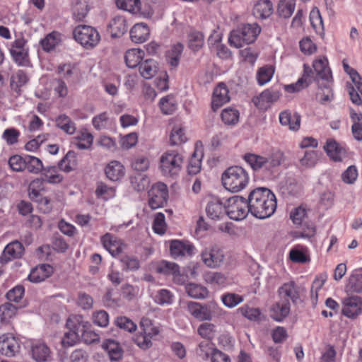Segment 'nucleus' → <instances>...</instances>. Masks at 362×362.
<instances>
[{"label":"nucleus","instance_id":"c85d7f7f","mask_svg":"<svg viewBox=\"0 0 362 362\" xmlns=\"http://www.w3.org/2000/svg\"><path fill=\"white\" fill-rule=\"evenodd\" d=\"M53 268L49 264H43L33 269L28 276V280L33 283H40L51 276Z\"/></svg>","mask_w":362,"mask_h":362},{"label":"nucleus","instance_id":"37998d69","mask_svg":"<svg viewBox=\"0 0 362 362\" xmlns=\"http://www.w3.org/2000/svg\"><path fill=\"white\" fill-rule=\"evenodd\" d=\"M187 293L193 298L203 299L207 297V289L197 284L190 283L185 286Z\"/></svg>","mask_w":362,"mask_h":362},{"label":"nucleus","instance_id":"7ed1b4c3","mask_svg":"<svg viewBox=\"0 0 362 362\" xmlns=\"http://www.w3.org/2000/svg\"><path fill=\"white\" fill-rule=\"evenodd\" d=\"M260 33L261 28L256 23L243 24L230 32L228 42L231 46L239 48L243 44L253 43Z\"/></svg>","mask_w":362,"mask_h":362},{"label":"nucleus","instance_id":"79ce46f5","mask_svg":"<svg viewBox=\"0 0 362 362\" xmlns=\"http://www.w3.org/2000/svg\"><path fill=\"white\" fill-rule=\"evenodd\" d=\"M350 117L354 122L351 127L352 134L355 139L362 140V114H357L351 109Z\"/></svg>","mask_w":362,"mask_h":362},{"label":"nucleus","instance_id":"e2e57ef3","mask_svg":"<svg viewBox=\"0 0 362 362\" xmlns=\"http://www.w3.org/2000/svg\"><path fill=\"white\" fill-rule=\"evenodd\" d=\"M347 288L354 293H362V274H352L349 279Z\"/></svg>","mask_w":362,"mask_h":362},{"label":"nucleus","instance_id":"5fc2aeb1","mask_svg":"<svg viewBox=\"0 0 362 362\" xmlns=\"http://www.w3.org/2000/svg\"><path fill=\"white\" fill-rule=\"evenodd\" d=\"M88 12V7L86 2L77 1L73 8V17L76 21H82Z\"/></svg>","mask_w":362,"mask_h":362},{"label":"nucleus","instance_id":"680f3d73","mask_svg":"<svg viewBox=\"0 0 362 362\" xmlns=\"http://www.w3.org/2000/svg\"><path fill=\"white\" fill-rule=\"evenodd\" d=\"M318 160V153L315 151H306L304 156L300 158L301 165L306 168H312L315 165Z\"/></svg>","mask_w":362,"mask_h":362},{"label":"nucleus","instance_id":"a878e982","mask_svg":"<svg viewBox=\"0 0 362 362\" xmlns=\"http://www.w3.org/2000/svg\"><path fill=\"white\" fill-rule=\"evenodd\" d=\"M290 313V302L288 299H281L272 305L271 317L276 321H282Z\"/></svg>","mask_w":362,"mask_h":362},{"label":"nucleus","instance_id":"6e6d98bb","mask_svg":"<svg viewBox=\"0 0 362 362\" xmlns=\"http://www.w3.org/2000/svg\"><path fill=\"white\" fill-rule=\"evenodd\" d=\"M274 74V70L272 66H263L260 68L257 74V80L259 86H263L268 83Z\"/></svg>","mask_w":362,"mask_h":362},{"label":"nucleus","instance_id":"f8f14e48","mask_svg":"<svg viewBox=\"0 0 362 362\" xmlns=\"http://www.w3.org/2000/svg\"><path fill=\"white\" fill-rule=\"evenodd\" d=\"M59 165H48L44 167L42 171V178H37L31 182V187H41L43 182L49 184H59L64 180V177L59 173Z\"/></svg>","mask_w":362,"mask_h":362},{"label":"nucleus","instance_id":"603ef678","mask_svg":"<svg viewBox=\"0 0 362 362\" xmlns=\"http://www.w3.org/2000/svg\"><path fill=\"white\" fill-rule=\"evenodd\" d=\"M131 183L138 192H142L148 189L150 185V180L148 176L139 174L131 177Z\"/></svg>","mask_w":362,"mask_h":362},{"label":"nucleus","instance_id":"a19ab883","mask_svg":"<svg viewBox=\"0 0 362 362\" xmlns=\"http://www.w3.org/2000/svg\"><path fill=\"white\" fill-rule=\"evenodd\" d=\"M296 6L295 0H279L277 13L279 16L288 18L293 14Z\"/></svg>","mask_w":362,"mask_h":362},{"label":"nucleus","instance_id":"9b49d317","mask_svg":"<svg viewBox=\"0 0 362 362\" xmlns=\"http://www.w3.org/2000/svg\"><path fill=\"white\" fill-rule=\"evenodd\" d=\"M21 351V341L11 333L0 336V353L6 357H13Z\"/></svg>","mask_w":362,"mask_h":362},{"label":"nucleus","instance_id":"ddd939ff","mask_svg":"<svg viewBox=\"0 0 362 362\" xmlns=\"http://www.w3.org/2000/svg\"><path fill=\"white\" fill-rule=\"evenodd\" d=\"M201 256L203 262L210 268L219 267L224 259L223 251L218 246L205 248L202 251Z\"/></svg>","mask_w":362,"mask_h":362},{"label":"nucleus","instance_id":"aec40b11","mask_svg":"<svg viewBox=\"0 0 362 362\" xmlns=\"http://www.w3.org/2000/svg\"><path fill=\"white\" fill-rule=\"evenodd\" d=\"M66 326L69 331L64 334L62 344L64 346H71L74 345L80 337L78 321L76 322L75 317L73 319L69 318L66 322Z\"/></svg>","mask_w":362,"mask_h":362},{"label":"nucleus","instance_id":"4c0bfd02","mask_svg":"<svg viewBox=\"0 0 362 362\" xmlns=\"http://www.w3.org/2000/svg\"><path fill=\"white\" fill-rule=\"evenodd\" d=\"M327 155L334 161H341L344 150L333 139H328L324 146Z\"/></svg>","mask_w":362,"mask_h":362},{"label":"nucleus","instance_id":"0eeeda50","mask_svg":"<svg viewBox=\"0 0 362 362\" xmlns=\"http://www.w3.org/2000/svg\"><path fill=\"white\" fill-rule=\"evenodd\" d=\"M159 330L148 318H142L140 330L134 338V341L142 349H148L152 346L151 340L158 335Z\"/></svg>","mask_w":362,"mask_h":362},{"label":"nucleus","instance_id":"412c9836","mask_svg":"<svg viewBox=\"0 0 362 362\" xmlns=\"http://www.w3.org/2000/svg\"><path fill=\"white\" fill-rule=\"evenodd\" d=\"M23 252L24 247L21 243L14 240L5 247L0 258L8 263L13 259L21 258Z\"/></svg>","mask_w":362,"mask_h":362},{"label":"nucleus","instance_id":"423d86ee","mask_svg":"<svg viewBox=\"0 0 362 362\" xmlns=\"http://www.w3.org/2000/svg\"><path fill=\"white\" fill-rule=\"evenodd\" d=\"M73 35L75 40L86 49L94 48L100 40V35L98 30L92 26L86 25L76 27L73 31Z\"/></svg>","mask_w":362,"mask_h":362},{"label":"nucleus","instance_id":"6e6552de","mask_svg":"<svg viewBox=\"0 0 362 362\" xmlns=\"http://www.w3.org/2000/svg\"><path fill=\"white\" fill-rule=\"evenodd\" d=\"M248 204V199L241 196H233L228 199V205L226 206V214L230 219L243 220L250 212Z\"/></svg>","mask_w":362,"mask_h":362},{"label":"nucleus","instance_id":"9d476101","mask_svg":"<svg viewBox=\"0 0 362 362\" xmlns=\"http://www.w3.org/2000/svg\"><path fill=\"white\" fill-rule=\"evenodd\" d=\"M26 40L23 37L16 39L10 49L13 61L20 66H29L30 64Z\"/></svg>","mask_w":362,"mask_h":362},{"label":"nucleus","instance_id":"e433bc0d","mask_svg":"<svg viewBox=\"0 0 362 362\" xmlns=\"http://www.w3.org/2000/svg\"><path fill=\"white\" fill-rule=\"evenodd\" d=\"M144 51L139 49H131L126 52L124 59L126 64L129 68H135L142 62Z\"/></svg>","mask_w":362,"mask_h":362},{"label":"nucleus","instance_id":"39448f33","mask_svg":"<svg viewBox=\"0 0 362 362\" xmlns=\"http://www.w3.org/2000/svg\"><path fill=\"white\" fill-rule=\"evenodd\" d=\"M183 156L176 151H168L160 158V169L166 177L177 176L182 169Z\"/></svg>","mask_w":362,"mask_h":362},{"label":"nucleus","instance_id":"a18cd8bd","mask_svg":"<svg viewBox=\"0 0 362 362\" xmlns=\"http://www.w3.org/2000/svg\"><path fill=\"white\" fill-rule=\"evenodd\" d=\"M182 51L183 45L181 43H177L167 52V61L170 66L176 67L179 64Z\"/></svg>","mask_w":362,"mask_h":362},{"label":"nucleus","instance_id":"4d7b16f0","mask_svg":"<svg viewBox=\"0 0 362 362\" xmlns=\"http://www.w3.org/2000/svg\"><path fill=\"white\" fill-rule=\"evenodd\" d=\"M221 119L226 124H235L239 119V112L233 108H226L221 112Z\"/></svg>","mask_w":362,"mask_h":362},{"label":"nucleus","instance_id":"b1692460","mask_svg":"<svg viewBox=\"0 0 362 362\" xmlns=\"http://www.w3.org/2000/svg\"><path fill=\"white\" fill-rule=\"evenodd\" d=\"M187 310L194 317L199 320H211L212 318L211 310L206 305L191 301L187 304Z\"/></svg>","mask_w":362,"mask_h":362},{"label":"nucleus","instance_id":"4be33fe9","mask_svg":"<svg viewBox=\"0 0 362 362\" xmlns=\"http://www.w3.org/2000/svg\"><path fill=\"white\" fill-rule=\"evenodd\" d=\"M228 92L226 85L223 83H218L214 88L211 102V107L214 111H216L230 100Z\"/></svg>","mask_w":362,"mask_h":362},{"label":"nucleus","instance_id":"3c124183","mask_svg":"<svg viewBox=\"0 0 362 362\" xmlns=\"http://www.w3.org/2000/svg\"><path fill=\"white\" fill-rule=\"evenodd\" d=\"M116 4L119 8L133 13L139 12L141 8L140 0H117Z\"/></svg>","mask_w":362,"mask_h":362},{"label":"nucleus","instance_id":"cd10ccee","mask_svg":"<svg viewBox=\"0 0 362 362\" xmlns=\"http://www.w3.org/2000/svg\"><path fill=\"white\" fill-rule=\"evenodd\" d=\"M105 173L110 180L118 181L124 176V167L120 162L112 160L106 165Z\"/></svg>","mask_w":362,"mask_h":362},{"label":"nucleus","instance_id":"5701e85b","mask_svg":"<svg viewBox=\"0 0 362 362\" xmlns=\"http://www.w3.org/2000/svg\"><path fill=\"white\" fill-rule=\"evenodd\" d=\"M126 18L122 16H115L107 25L111 37L113 38L122 37L128 30Z\"/></svg>","mask_w":362,"mask_h":362},{"label":"nucleus","instance_id":"864d4df0","mask_svg":"<svg viewBox=\"0 0 362 362\" xmlns=\"http://www.w3.org/2000/svg\"><path fill=\"white\" fill-rule=\"evenodd\" d=\"M215 327L212 323L204 322L199 326L197 332L202 338L211 340L215 337Z\"/></svg>","mask_w":362,"mask_h":362},{"label":"nucleus","instance_id":"de8ad7c7","mask_svg":"<svg viewBox=\"0 0 362 362\" xmlns=\"http://www.w3.org/2000/svg\"><path fill=\"white\" fill-rule=\"evenodd\" d=\"M179 269L180 267L177 264L165 260L160 262L156 267L158 273L173 276L179 274Z\"/></svg>","mask_w":362,"mask_h":362},{"label":"nucleus","instance_id":"c756f323","mask_svg":"<svg viewBox=\"0 0 362 362\" xmlns=\"http://www.w3.org/2000/svg\"><path fill=\"white\" fill-rule=\"evenodd\" d=\"M132 42L143 43L148 38L150 31L148 27L143 23L134 25L129 32Z\"/></svg>","mask_w":362,"mask_h":362},{"label":"nucleus","instance_id":"8fccbe9b","mask_svg":"<svg viewBox=\"0 0 362 362\" xmlns=\"http://www.w3.org/2000/svg\"><path fill=\"white\" fill-rule=\"evenodd\" d=\"M159 106L163 113L165 115L173 114L177 109L175 98L171 95L162 98L159 102Z\"/></svg>","mask_w":362,"mask_h":362},{"label":"nucleus","instance_id":"f257e3e1","mask_svg":"<svg viewBox=\"0 0 362 362\" xmlns=\"http://www.w3.org/2000/svg\"><path fill=\"white\" fill-rule=\"evenodd\" d=\"M249 211L252 216L259 219L270 217L276 211L275 194L268 188L257 187L248 195Z\"/></svg>","mask_w":362,"mask_h":362},{"label":"nucleus","instance_id":"c9c22d12","mask_svg":"<svg viewBox=\"0 0 362 362\" xmlns=\"http://www.w3.org/2000/svg\"><path fill=\"white\" fill-rule=\"evenodd\" d=\"M273 11V5L269 0L259 1L254 7V14L257 18H267L269 17Z\"/></svg>","mask_w":362,"mask_h":362},{"label":"nucleus","instance_id":"052dcab7","mask_svg":"<svg viewBox=\"0 0 362 362\" xmlns=\"http://www.w3.org/2000/svg\"><path fill=\"white\" fill-rule=\"evenodd\" d=\"M120 262L122 264V269L125 271H135L140 267L138 259L132 256L124 255L120 258Z\"/></svg>","mask_w":362,"mask_h":362},{"label":"nucleus","instance_id":"0e129e2a","mask_svg":"<svg viewBox=\"0 0 362 362\" xmlns=\"http://www.w3.org/2000/svg\"><path fill=\"white\" fill-rule=\"evenodd\" d=\"M202 160L197 154V151H195L189 162L187 167L188 173L190 175H196L199 173L201 170Z\"/></svg>","mask_w":362,"mask_h":362},{"label":"nucleus","instance_id":"20e7f679","mask_svg":"<svg viewBox=\"0 0 362 362\" xmlns=\"http://www.w3.org/2000/svg\"><path fill=\"white\" fill-rule=\"evenodd\" d=\"M243 159L255 171L260 169L271 170L282 163L284 160V155L280 150H274L268 157L247 153L244 155Z\"/></svg>","mask_w":362,"mask_h":362},{"label":"nucleus","instance_id":"774afa93","mask_svg":"<svg viewBox=\"0 0 362 362\" xmlns=\"http://www.w3.org/2000/svg\"><path fill=\"white\" fill-rule=\"evenodd\" d=\"M205 280L207 283L215 286H223L226 283V276L219 272H209L205 276Z\"/></svg>","mask_w":362,"mask_h":362},{"label":"nucleus","instance_id":"7c9ffc66","mask_svg":"<svg viewBox=\"0 0 362 362\" xmlns=\"http://www.w3.org/2000/svg\"><path fill=\"white\" fill-rule=\"evenodd\" d=\"M281 299H291L293 303H297L299 300L298 287L293 281L283 284L279 289Z\"/></svg>","mask_w":362,"mask_h":362},{"label":"nucleus","instance_id":"49530a36","mask_svg":"<svg viewBox=\"0 0 362 362\" xmlns=\"http://www.w3.org/2000/svg\"><path fill=\"white\" fill-rule=\"evenodd\" d=\"M59 33L57 32H52L46 35L45 38L41 40L40 44L44 51L49 52L53 49L59 42Z\"/></svg>","mask_w":362,"mask_h":362},{"label":"nucleus","instance_id":"c03bdc74","mask_svg":"<svg viewBox=\"0 0 362 362\" xmlns=\"http://www.w3.org/2000/svg\"><path fill=\"white\" fill-rule=\"evenodd\" d=\"M29 173L37 174L42 171L44 166L42 160L35 156H25V167Z\"/></svg>","mask_w":362,"mask_h":362},{"label":"nucleus","instance_id":"6ab92c4d","mask_svg":"<svg viewBox=\"0 0 362 362\" xmlns=\"http://www.w3.org/2000/svg\"><path fill=\"white\" fill-rule=\"evenodd\" d=\"M194 246L187 241L172 240L170 250L173 257L177 258L185 255L191 256L194 252Z\"/></svg>","mask_w":362,"mask_h":362},{"label":"nucleus","instance_id":"69168bd1","mask_svg":"<svg viewBox=\"0 0 362 362\" xmlns=\"http://www.w3.org/2000/svg\"><path fill=\"white\" fill-rule=\"evenodd\" d=\"M358 177V170L355 165H350L341 174L342 181L349 185L354 184Z\"/></svg>","mask_w":362,"mask_h":362},{"label":"nucleus","instance_id":"f03ea898","mask_svg":"<svg viewBox=\"0 0 362 362\" xmlns=\"http://www.w3.org/2000/svg\"><path fill=\"white\" fill-rule=\"evenodd\" d=\"M249 181L250 177L247 172L238 165L226 168L221 175L223 186L233 193L244 189L247 186Z\"/></svg>","mask_w":362,"mask_h":362},{"label":"nucleus","instance_id":"1a4fd4ad","mask_svg":"<svg viewBox=\"0 0 362 362\" xmlns=\"http://www.w3.org/2000/svg\"><path fill=\"white\" fill-rule=\"evenodd\" d=\"M148 205L152 209L163 207L168 201V187L163 182H157L153 185L148 191Z\"/></svg>","mask_w":362,"mask_h":362},{"label":"nucleus","instance_id":"338daca9","mask_svg":"<svg viewBox=\"0 0 362 362\" xmlns=\"http://www.w3.org/2000/svg\"><path fill=\"white\" fill-rule=\"evenodd\" d=\"M92 319L95 325L101 327H106L109 324V315L105 310L93 313Z\"/></svg>","mask_w":362,"mask_h":362},{"label":"nucleus","instance_id":"58836bf2","mask_svg":"<svg viewBox=\"0 0 362 362\" xmlns=\"http://www.w3.org/2000/svg\"><path fill=\"white\" fill-rule=\"evenodd\" d=\"M293 119L294 124L291 126V130L297 131L300 128V116L298 113L294 112L292 114L288 110L283 111L279 115L280 123L284 126H287L290 124V120Z\"/></svg>","mask_w":362,"mask_h":362},{"label":"nucleus","instance_id":"dca6fc26","mask_svg":"<svg viewBox=\"0 0 362 362\" xmlns=\"http://www.w3.org/2000/svg\"><path fill=\"white\" fill-rule=\"evenodd\" d=\"M76 322L78 321L80 337L84 343L87 344H95L100 341V335L90 329V325L82 320L81 316H75Z\"/></svg>","mask_w":362,"mask_h":362},{"label":"nucleus","instance_id":"09e8293b","mask_svg":"<svg viewBox=\"0 0 362 362\" xmlns=\"http://www.w3.org/2000/svg\"><path fill=\"white\" fill-rule=\"evenodd\" d=\"M173 294L168 289L158 290L153 297L154 302L160 305H171L173 302Z\"/></svg>","mask_w":362,"mask_h":362},{"label":"nucleus","instance_id":"13d9d810","mask_svg":"<svg viewBox=\"0 0 362 362\" xmlns=\"http://www.w3.org/2000/svg\"><path fill=\"white\" fill-rule=\"evenodd\" d=\"M115 324L119 328L133 332L136 329V325L129 318L125 316L117 317L115 321Z\"/></svg>","mask_w":362,"mask_h":362},{"label":"nucleus","instance_id":"bf43d9fd","mask_svg":"<svg viewBox=\"0 0 362 362\" xmlns=\"http://www.w3.org/2000/svg\"><path fill=\"white\" fill-rule=\"evenodd\" d=\"M187 141V137L183 132V129L175 127L170 135V142L173 146L180 145Z\"/></svg>","mask_w":362,"mask_h":362},{"label":"nucleus","instance_id":"473e14b6","mask_svg":"<svg viewBox=\"0 0 362 362\" xmlns=\"http://www.w3.org/2000/svg\"><path fill=\"white\" fill-rule=\"evenodd\" d=\"M55 125L67 134L75 133L76 127L71 119L65 114H61L55 118Z\"/></svg>","mask_w":362,"mask_h":362},{"label":"nucleus","instance_id":"bb28decb","mask_svg":"<svg viewBox=\"0 0 362 362\" xmlns=\"http://www.w3.org/2000/svg\"><path fill=\"white\" fill-rule=\"evenodd\" d=\"M206 212L209 218L212 220H219L222 218L226 212V206L218 198H213L208 202L206 207Z\"/></svg>","mask_w":362,"mask_h":362},{"label":"nucleus","instance_id":"393cba45","mask_svg":"<svg viewBox=\"0 0 362 362\" xmlns=\"http://www.w3.org/2000/svg\"><path fill=\"white\" fill-rule=\"evenodd\" d=\"M313 66L316 73L317 78H320L327 83L332 81V71L328 66V60L326 57L315 60Z\"/></svg>","mask_w":362,"mask_h":362},{"label":"nucleus","instance_id":"f3484780","mask_svg":"<svg viewBox=\"0 0 362 362\" xmlns=\"http://www.w3.org/2000/svg\"><path fill=\"white\" fill-rule=\"evenodd\" d=\"M30 355L35 362H50L51 350L44 342H36L31 345Z\"/></svg>","mask_w":362,"mask_h":362},{"label":"nucleus","instance_id":"2f4dec72","mask_svg":"<svg viewBox=\"0 0 362 362\" xmlns=\"http://www.w3.org/2000/svg\"><path fill=\"white\" fill-rule=\"evenodd\" d=\"M29 81V76L23 70H18L13 73L10 79L11 88L18 95L21 94V88L25 86Z\"/></svg>","mask_w":362,"mask_h":362},{"label":"nucleus","instance_id":"ea45409f","mask_svg":"<svg viewBox=\"0 0 362 362\" xmlns=\"http://www.w3.org/2000/svg\"><path fill=\"white\" fill-rule=\"evenodd\" d=\"M59 168L61 170L69 173L74 170L77 166L76 153L69 151L66 156L59 161Z\"/></svg>","mask_w":362,"mask_h":362},{"label":"nucleus","instance_id":"f704fd0d","mask_svg":"<svg viewBox=\"0 0 362 362\" xmlns=\"http://www.w3.org/2000/svg\"><path fill=\"white\" fill-rule=\"evenodd\" d=\"M158 69V63L152 59H146L139 65V72L141 76L146 79L153 78L157 73Z\"/></svg>","mask_w":362,"mask_h":362},{"label":"nucleus","instance_id":"72a5a7b5","mask_svg":"<svg viewBox=\"0 0 362 362\" xmlns=\"http://www.w3.org/2000/svg\"><path fill=\"white\" fill-rule=\"evenodd\" d=\"M103 348L107 352L111 361H118L123 355V350L119 344L113 339H107L103 344Z\"/></svg>","mask_w":362,"mask_h":362},{"label":"nucleus","instance_id":"a211bd4d","mask_svg":"<svg viewBox=\"0 0 362 362\" xmlns=\"http://www.w3.org/2000/svg\"><path fill=\"white\" fill-rule=\"evenodd\" d=\"M101 242L104 247L112 257H117L121 254L125 247L119 239L109 233H105L101 237Z\"/></svg>","mask_w":362,"mask_h":362},{"label":"nucleus","instance_id":"4468645a","mask_svg":"<svg viewBox=\"0 0 362 362\" xmlns=\"http://www.w3.org/2000/svg\"><path fill=\"white\" fill-rule=\"evenodd\" d=\"M281 96L277 89L268 88L262 91L259 95L252 98V103L259 109H267L271 104L276 102Z\"/></svg>","mask_w":362,"mask_h":362},{"label":"nucleus","instance_id":"2eb2a0df","mask_svg":"<svg viewBox=\"0 0 362 362\" xmlns=\"http://www.w3.org/2000/svg\"><path fill=\"white\" fill-rule=\"evenodd\" d=\"M342 314L346 317L354 319L362 314V298L354 296L346 298L342 302Z\"/></svg>","mask_w":362,"mask_h":362}]
</instances>
